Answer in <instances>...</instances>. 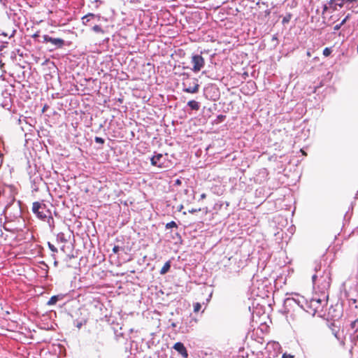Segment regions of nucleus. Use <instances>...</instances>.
Segmentation results:
<instances>
[{
    "instance_id": "nucleus-1",
    "label": "nucleus",
    "mask_w": 358,
    "mask_h": 358,
    "mask_svg": "<svg viewBox=\"0 0 358 358\" xmlns=\"http://www.w3.org/2000/svg\"><path fill=\"white\" fill-rule=\"evenodd\" d=\"M328 294L317 293L314 294L313 298L308 301L306 299V303L303 304V310L314 315L316 313L322 311L327 304Z\"/></svg>"
},
{
    "instance_id": "nucleus-2",
    "label": "nucleus",
    "mask_w": 358,
    "mask_h": 358,
    "mask_svg": "<svg viewBox=\"0 0 358 358\" xmlns=\"http://www.w3.org/2000/svg\"><path fill=\"white\" fill-rule=\"evenodd\" d=\"M331 281V271H324V277L322 278H319L315 281H312L315 294L317 293L328 294Z\"/></svg>"
},
{
    "instance_id": "nucleus-3",
    "label": "nucleus",
    "mask_w": 358,
    "mask_h": 358,
    "mask_svg": "<svg viewBox=\"0 0 358 358\" xmlns=\"http://www.w3.org/2000/svg\"><path fill=\"white\" fill-rule=\"evenodd\" d=\"M303 304H306L305 297L298 294H294L284 301V307L287 312L295 311L297 308L303 310Z\"/></svg>"
},
{
    "instance_id": "nucleus-4",
    "label": "nucleus",
    "mask_w": 358,
    "mask_h": 358,
    "mask_svg": "<svg viewBox=\"0 0 358 358\" xmlns=\"http://www.w3.org/2000/svg\"><path fill=\"white\" fill-rule=\"evenodd\" d=\"M32 211L38 219L43 221H45L48 215H51V212L48 209L46 205L38 201L33 203Z\"/></svg>"
},
{
    "instance_id": "nucleus-5",
    "label": "nucleus",
    "mask_w": 358,
    "mask_h": 358,
    "mask_svg": "<svg viewBox=\"0 0 358 358\" xmlns=\"http://www.w3.org/2000/svg\"><path fill=\"white\" fill-rule=\"evenodd\" d=\"M315 273L312 276V281H315L319 278L324 277V271H331L330 266L326 263H322L321 260L315 261L313 264Z\"/></svg>"
},
{
    "instance_id": "nucleus-6",
    "label": "nucleus",
    "mask_w": 358,
    "mask_h": 358,
    "mask_svg": "<svg viewBox=\"0 0 358 358\" xmlns=\"http://www.w3.org/2000/svg\"><path fill=\"white\" fill-rule=\"evenodd\" d=\"M182 90L183 92L195 94L199 92V80L196 78H187L184 80L182 83Z\"/></svg>"
},
{
    "instance_id": "nucleus-7",
    "label": "nucleus",
    "mask_w": 358,
    "mask_h": 358,
    "mask_svg": "<svg viewBox=\"0 0 358 358\" xmlns=\"http://www.w3.org/2000/svg\"><path fill=\"white\" fill-rule=\"evenodd\" d=\"M266 358H277L280 354V345L278 342H268L265 348Z\"/></svg>"
},
{
    "instance_id": "nucleus-8",
    "label": "nucleus",
    "mask_w": 358,
    "mask_h": 358,
    "mask_svg": "<svg viewBox=\"0 0 358 358\" xmlns=\"http://www.w3.org/2000/svg\"><path fill=\"white\" fill-rule=\"evenodd\" d=\"M192 67L191 70L194 73L199 72L205 66V59L201 55H192L191 57Z\"/></svg>"
},
{
    "instance_id": "nucleus-9",
    "label": "nucleus",
    "mask_w": 358,
    "mask_h": 358,
    "mask_svg": "<svg viewBox=\"0 0 358 358\" xmlns=\"http://www.w3.org/2000/svg\"><path fill=\"white\" fill-rule=\"evenodd\" d=\"M358 0H329V4L330 7L334 9H336V6L342 7L343 4H346V6L349 8L352 9V12L358 13V10L354 7V3Z\"/></svg>"
},
{
    "instance_id": "nucleus-10",
    "label": "nucleus",
    "mask_w": 358,
    "mask_h": 358,
    "mask_svg": "<svg viewBox=\"0 0 358 358\" xmlns=\"http://www.w3.org/2000/svg\"><path fill=\"white\" fill-rule=\"evenodd\" d=\"M350 334V341L354 345L352 349L358 348V319L351 323Z\"/></svg>"
},
{
    "instance_id": "nucleus-11",
    "label": "nucleus",
    "mask_w": 358,
    "mask_h": 358,
    "mask_svg": "<svg viewBox=\"0 0 358 358\" xmlns=\"http://www.w3.org/2000/svg\"><path fill=\"white\" fill-rule=\"evenodd\" d=\"M164 156L162 154L157 153L150 158L151 164L159 168L164 167V162H162Z\"/></svg>"
},
{
    "instance_id": "nucleus-12",
    "label": "nucleus",
    "mask_w": 358,
    "mask_h": 358,
    "mask_svg": "<svg viewBox=\"0 0 358 358\" xmlns=\"http://www.w3.org/2000/svg\"><path fill=\"white\" fill-rule=\"evenodd\" d=\"M173 349L176 350L178 353H180L182 357L187 358L188 356L187 351L184 346L183 343L180 342L176 343L173 345Z\"/></svg>"
},
{
    "instance_id": "nucleus-13",
    "label": "nucleus",
    "mask_w": 358,
    "mask_h": 358,
    "mask_svg": "<svg viewBox=\"0 0 358 358\" xmlns=\"http://www.w3.org/2000/svg\"><path fill=\"white\" fill-rule=\"evenodd\" d=\"M94 18H97L98 20H99L100 15L90 13L82 17L83 24L84 25H87L88 22H90L92 19Z\"/></svg>"
},
{
    "instance_id": "nucleus-14",
    "label": "nucleus",
    "mask_w": 358,
    "mask_h": 358,
    "mask_svg": "<svg viewBox=\"0 0 358 358\" xmlns=\"http://www.w3.org/2000/svg\"><path fill=\"white\" fill-rule=\"evenodd\" d=\"M50 43L57 48H61L64 45V41L59 38H51Z\"/></svg>"
},
{
    "instance_id": "nucleus-15",
    "label": "nucleus",
    "mask_w": 358,
    "mask_h": 358,
    "mask_svg": "<svg viewBox=\"0 0 358 358\" xmlns=\"http://www.w3.org/2000/svg\"><path fill=\"white\" fill-rule=\"evenodd\" d=\"M187 106L192 110H198L199 109V107H200L199 103L196 101H194V100L189 101L188 103H187Z\"/></svg>"
},
{
    "instance_id": "nucleus-16",
    "label": "nucleus",
    "mask_w": 358,
    "mask_h": 358,
    "mask_svg": "<svg viewBox=\"0 0 358 358\" xmlns=\"http://www.w3.org/2000/svg\"><path fill=\"white\" fill-rule=\"evenodd\" d=\"M62 299V296L59 295H55L52 296L49 301L47 302V305L48 306H52L55 305L59 299Z\"/></svg>"
},
{
    "instance_id": "nucleus-17",
    "label": "nucleus",
    "mask_w": 358,
    "mask_h": 358,
    "mask_svg": "<svg viewBox=\"0 0 358 358\" xmlns=\"http://www.w3.org/2000/svg\"><path fill=\"white\" fill-rule=\"evenodd\" d=\"M171 268V262H166L160 270V274L164 275Z\"/></svg>"
},
{
    "instance_id": "nucleus-18",
    "label": "nucleus",
    "mask_w": 358,
    "mask_h": 358,
    "mask_svg": "<svg viewBox=\"0 0 358 358\" xmlns=\"http://www.w3.org/2000/svg\"><path fill=\"white\" fill-rule=\"evenodd\" d=\"M45 220L47 221L50 229L52 230L55 228V222L51 215H48V217L46 218Z\"/></svg>"
},
{
    "instance_id": "nucleus-19",
    "label": "nucleus",
    "mask_w": 358,
    "mask_h": 358,
    "mask_svg": "<svg viewBox=\"0 0 358 358\" xmlns=\"http://www.w3.org/2000/svg\"><path fill=\"white\" fill-rule=\"evenodd\" d=\"M92 30L96 33H102V34L103 33V30L99 25H94L92 27Z\"/></svg>"
},
{
    "instance_id": "nucleus-20",
    "label": "nucleus",
    "mask_w": 358,
    "mask_h": 358,
    "mask_svg": "<svg viewBox=\"0 0 358 358\" xmlns=\"http://www.w3.org/2000/svg\"><path fill=\"white\" fill-rule=\"evenodd\" d=\"M193 308H194V312L198 313L201 310V305L200 303L196 302L193 304Z\"/></svg>"
},
{
    "instance_id": "nucleus-21",
    "label": "nucleus",
    "mask_w": 358,
    "mask_h": 358,
    "mask_svg": "<svg viewBox=\"0 0 358 358\" xmlns=\"http://www.w3.org/2000/svg\"><path fill=\"white\" fill-rule=\"evenodd\" d=\"M331 52H332V50L331 48H325L323 50V55L324 57H328L331 55Z\"/></svg>"
},
{
    "instance_id": "nucleus-22",
    "label": "nucleus",
    "mask_w": 358,
    "mask_h": 358,
    "mask_svg": "<svg viewBox=\"0 0 358 358\" xmlns=\"http://www.w3.org/2000/svg\"><path fill=\"white\" fill-rule=\"evenodd\" d=\"M177 224L174 222V221H171L170 222H168L166 224V229H171V228H173V227H177Z\"/></svg>"
},
{
    "instance_id": "nucleus-23",
    "label": "nucleus",
    "mask_w": 358,
    "mask_h": 358,
    "mask_svg": "<svg viewBox=\"0 0 358 358\" xmlns=\"http://www.w3.org/2000/svg\"><path fill=\"white\" fill-rule=\"evenodd\" d=\"M15 31H16L15 30H12L10 34L3 32L2 35H3L5 36H8L9 38H11V37L14 36Z\"/></svg>"
},
{
    "instance_id": "nucleus-24",
    "label": "nucleus",
    "mask_w": 358,
    "mask_h": 358,
    "mask_svg": "<svg viewBox=\"0 0 358 358\" xmlns=\"http://www.w3.org/2000/svg\"><path fill=\"white\" fill-rule=\"evenodd\" d=\"M350 18V14H348L342 20L341 22L339 23L340 24H341V26L344 25L345 24V22L349 20Z\"/></svg>"
},
{
    "instance_id": "nucleus-25",
    "label": "nucleus",
    "mask_w": 358,
    "mask_h": 358,
    "mask_svg": "<svg viewBox=\"0 0 358 358\" xmlns=\"http://www.w3.org/2000/svg\"><path fill=\"white\" fill-rule=\"evenodd\" d=\"M51 38L52 37L49 36L48 35H43V43H50Z\"/></svg>"
},
{
    "instance_id": "nucleus-26",
    "label": "nucleus",
    "mask_w": 358,
    "mask_h": 358,
    "mask_svg": "<svg viewBox=\"0 0 358 358\" xmlns=\"http://www.w3.org/2000/svg\"><path fill=\"white\" fill-rule=\"evenodd\" d=\"M94 141L97 143H101V144L104 143V139L101 137L96 136L94 138Z\"/></svg>"
},
{
    "instance_id": "nucleus-27",
    "label": "nucleus",
    "mask_w": 358,
    "mask_h": 358,
    "mask_svg": "<svg viewBox=\"0 0 358 358\" xmlns=\"http://www.w3.org/2000/svg\"><path fill=\"white\" fill-rule=\"evenodd\" d=\"M48 246H49V248L50 250L52 251V252H57V249L56 248V247L55 245H53L52 244L48 243Z\"/></svg>"
},
{
    "instance_id": "nucleus-28",
    "label": "nucleus",
    "mask_w": 358,
    "mask_h": 358,
    "mask_svg": "<svg viewBox=\"0 0 358 358\" xmlns=\"http://www.w3.org/2000/svg\"><path fill=\"white\" fill-rule=\"evenodd\" d=\"M341 24H340L339 23L336 24L334 27V31H338V29H340L341 28Z\"/></svg>"
},
{
    "instance_id": "nucleus-29",
    "label": "nucleus",
    "mask_w": 358,
    "mask_h": 358,
    "mask_svg": "<svg viewBox=\"0 0 358 358\" xmlns=\"http://www.w3.org/2000/svg\"><path fill=\"white\" fill-rule=\"evenodd\" d=\"M282 358H293V356L290 355H287V354H283L282 355Z\"/></svg>"
},
{
    "instance_id": "nucleus-30",
    "label": "nucleus",
    "mask_w": 358,
    "mask_h": 358,
    "mask_svg": "<svg viewBox=\"0 0 358 358\" xmlns=\"http://www.w3.org/2000/svg\"><path fill=\"white\" fill-rule=\"evenodd\" d=\"M118 250H119V247H118V246H115V247L113 248V252H114L115 253H116V252L118 251Z\"/></svg>"
},
{
    "instance_id": "nucleus-31",
    "label": "nucleus",
    "mask_w": 358,
    "mask_h": 358,
    "mask_svg": "<svg viewBox=\"0 0 358 358\" xmlns=\"http://www.w3.org/2000/svg\"><path fill=\"white\" fill-rule=\"evenodd\" d=\"M288 22H289V19H286L285 17L282 20L283 23Z\"/></svg>"
},
{
    "instance_id": "nucleus-32",
    "label": "nucleus",
    "mask_w": 358,
    "mask_h": 358,
    "mask_svg": "<svg viewBox=\"0 0 358 358\" xmlns=\"http://www.w3.org/2000/svg\"><path fill=\"white\" fill-rule=\"evenodd\" d=\"M201 199H205V198H206V194H202L201 195Z\"/></svg>"
},
{
    "instance_id": "nucleus-33",
    "label": "nucleus",
    "mask_w": 358,
    "mask_h": 358,
    "mask_svg": "<svg viewBox=\"0 0 358 358\" xmlns=\"http://www.w3.org/2000/svg\"><path fill=\"white\" fill-rule=\"evenodd\" d=\"M196 210L192 209V210H189V213H194V212H196Z\"/></svg>"
},
{
    "instance_id": "nucleus-34",
    "label": "nucleus",
    "mask_w": 358,
    "mask_h": 358,
    "mask_svg": "<svg viewBox=\"0 0 358 358\" xmlns=\"http://www.w3.org/2000/svg\"><path fill=\"white\" fill-rule=\"evenodd\" d=\"M210 297H211V295L209 296V298H207V300H206L207 303L210 301Z\"/></svg>"
},
{
    "instance_id": "nucleus-35",
    "label": "nucleus",
    "mask_w": 358,
    "mask_h": 358,
    "mask_svg": "<svg viewBox=\"0 0 358 358\" xmlns=\"http://www.w3.org/2000/svg\"><path fill=\"white\" fill-rule=\"evenodd\" d=\"M0 1H1L3 5H6V3L3 1V0H0Z\"/></svg>"
},
{
    "instance_id": "nucleus-36",
    "label": "nucleus",
    "mask_w": 358,
    "mask_h": 358,
    "mask_svg": "<svg viewBox=\"0 0 358 358\" xmlns=\"http://www.w3.org/2000/svg\"><path fill=\"white\" fill-rule=\"evenodd\" d=\"M249 84H250L251 86H253V85H255V83H249Z\"/></svg>"
},
{
    "instance_id": "nucleus-37",
    "label": "nucleus",
    "mask_w": 358,
    "mask_h": 358,
    "mask_svg": "<svg viewBox=\"0 0 358 358\" xmlns=\"http://www.w3.org/2000/svg\"><path fill=\"white\" fill-rule=\"evenodd\" d=\"M307 55H308V56H310V52H307Z\"/></svg>"
},
{
    "instance_id": "nucleus-38",
    "label": "nucleus",
    "mask_w": 358,
    "mask_h": 358,
    "mask_svg": "<svg viewBox=\"0 0 358 358\" xmlns=\"http://www.w3.org/2000/svg\"><path fill=\"white\" fill-rule=\"evenodd\" d=\"M38 36V35L37 34H35L34 35V37H36V36Z\"/></svg>"
},
{
    "instance_id": "nucleus-39",
    "label": "nucleus",
    "mask_w": 358,
    "mask_h": 358,
    "mask_svg": "<svg viewBox=\"0 0 358 358\" xmlns=\"http://www.w3.org/2000/svg\"><path fill=\"white\" fill-rule=\"evenodd\" d=\"M176 183H180V180H176Z\"/></svg>"
},
{
    "instance_id": "nucleus-40",
    "label": "nucleus",
    "mask_w": 358,
    "mask_h": 358,
    "mask_svg": "<svg viewBox=\"0 0 358 358\" xmlns=\"http://www.w3.org/2000/svg\"><path fill=\"white\" fill-rule=\"evenodd\" d=\"M357 52H358V45H357Z\"/></svg>"
}]
</instances>
